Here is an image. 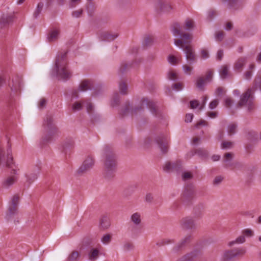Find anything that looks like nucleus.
I'll return each mask as SVG.
<instances>
[{
    "mask_svg": "<svg viewBox=\"0 0 261 261\" xmlns=\"http://www.w3.org/2000/svg\"><path fill=\"white\" fill-rule=\"evenodd\" d=\"M224 177L221 175L217 176L213 180V185L215 186L219 185L221 183Z\"/></svg>",
    "mask_w": 261,
    "mask_h": 261,
    "instance_id": "55",
    "label": "nucleus"
},
{
    "mask_svg": "<svg viewBox=\"0 0 261 261\" xmlns=\"http://www.w3.org/2000/svg\"><path fill=\"white\" fill-rule=\"evenodd\" d=\"M139 47L137 46H133L130 49H129L128 54L129 55L133 56H135L138 55L139 51Z\"/></svg>",
    "mask_w": 261,
    "mask_h": 261,
    "instance_id": "49",
    "label": "nucleus"
},
{
    "mask_svg": "<svg viewBox=\"0 0 261 261\" xmlns=\"http://www.w3.org/2000/svg\"><path fill=\"white\" fill-rule=\"evenodd\" d=\"M237 125L235 123L229 124L227 127V132L229 136L234 135L236 133Z\"/></svg>",
    "mask_w": 261,
    "mask_h": 261,
    "instance_id": "39",
    "label": "nucleus"
},
{
    "mask_svg": "<svg viewBox=\"0 0 261 261\" xmlns=\"http://www.w3.org/2000/svg\"><path fill=\"white\" fill-rule=\"evenodd\" d=\"M204 85L205 83L204 80L201 77L197 78L196 80V86L197 88L200 90H202Z\"/></svg>",
    "mask_w": 261,
    "mask_h": 261,
    "instance_id": "44",
    "label": "nucleus"
},
{
    "mask_svg": "<svg viewBox=\"0 0 261 261\" xmlns=\"http://www.w3.org/2000/svg\"><path fill=\"white\" fill-rule=\"evenodd\" d=\"M200 55L202 58L204 59H208L209 58V55L208 51L205 49H201L200 51Z\"/></svg>",
    "mask_w": 261,
    "mask_h": 261,
    "instance_id": "59",
    "label": "nucleus"
},
{
    "mask_svg": "<svg viewBox=\"0 0 261 261\" xmlns=\"http://www.w3.org/2000/svg\"><path fill=\"white\" fill-rule=\"evenodd\" d=\"M195 154H197L199 157L201 158H205L207 156L208 153L206 150L200 148L197 150H193L189 151L186 154V158L187 159L190 158Z\"/></svg>",
    "mask_w": 261,
    "mask_h": 261,
    "instance_id": "23",
    "label": "nucleus"
},
{
    "mask_svg": "<svg viewBox=\"0 0 261 261\" xmlns=\"http://www.w3.org/2000/svg\"><path fill=\"white\" fill-rule=\"evenodd\" d=\"M223 56V51L221 49H219L217 54L216 58L218 60H221Z\"/></svg>",
    "mask_w": 261,
    "mask_h": 261,
    "instance_id": "63",
    "label": "nucleus"
},
{
    "mask_svg": "<svg viewBox=\"0 0 261 261\" xmlns=\"http://www.w3.org/2000/svg\"><path fill=\"white\" fill-rule=\"evenodd\" d=\"M154 141L162 153L167 152L168 148V136L167 134H160L154 137Z\"/></svg>",
    "mask_w": 261,
    "mask_h": 261,
    "instance_id": "14",
    "label": "nucleus"
},
{
    "mask_svg": "<svg viewBox=\"0 0 261 261\" xmlns=\"http://www.w3.org/2000/svg\"><path fill=\"white\" fill-rule=\"evenodd\" d=\"M98 254V250L97 249H93L89 254V258L90 259H95L97 257Z\"/></svg>",
    "mask_w": 261,
    "mask_h": 261,
    "instance_id": "56",
    "label": "nucleus"
},
{
    "mask_svg": "<svg viewBox=\"0 0 261 261\" xmlns=\"http://www.w3.org/2000/svg\"><path fill=\"white\" fill-rule=\"evenodd\" d=\"M156 38L153 34L145 35L142 42L143 46L149 47L152 46L156 42Z\"/></svg>",
    "mask_w": 261,
    "mask_h": 261,
    "instance_id": "25",
    "label": "nucleus"
},
{
    "mask_svg": "<svg viewBox=\"0 0 261 261\" xmlns=\"http://www.w3.org/2000/svg\"><path fill=\"white\" fill-rule=\"evenodd\" d=\"M191 238V236L190 235H188L184 237L174 247L173 249V252L176 253L181 250L186 244L190 242Z\"/></svg>",
    "mask_w": 261,
    "mask_h": 261,
    "instance_id": "28",
    "label": "nucleus"
},
{
    "mask_svg": "<svg viewBox=\"0 0 261 261\" xmlns=\"http://www.w3.org/2000/svg\"><path fill=\"white\" fill-rule=\"evenodd\" d=\"M194 188L192 185H189L185 187L182 194V200L185 201L191 200L194 195Z\"/></svg>",
    "mask_w": 261,
    "mask_h": 261,
    "instance_id": "19",
    "label": "nucleus"
},
{
    "mask_svg": "<svg viewBox=\"0 0 261 261\" xmlns=\"http://www.w3.org/2000/svg\"><path fill=\"white\" fill-rule=\"evenodd\" d=\"M206 100L207 97H204L201 104H200L196 100H191L190 102V107L193 109H198L199 110H201L204 107Z\"/></svg>",
    "mask_w": 261,
    "mask_h": 261,
    "instance_id": "29",
    "label": "nucleus"
},
{
    "mask_svg": "<svg viewBox=\"0 0 261 261\" xmlns=\"http://www.w3.org/2000/svg\"><path fill=\"white\" fill-rule=\"evenodd\" d=\"M233 145L232 142H223L221 143V148L222 149H230L232 147Z\"/></svg>",
    "mask_w": 261,
    "mask_h": 261,
    "instance_id": "48",
    "label": "nucleus"
},
{
    "mask_svg": "<svg viewBox=\"0 0 261 261\" xmlns=\"http://www.w3.org/2000/svg\"><path fill=\"white\" fill-rule=\"evenodd\" d=\"M224 34L220 32L217 33L215 36V39L216 41H221L223 39Z\"/></svg>",
    "mask_w": 261,
    "mask_h": 261,
    "instance_id": "61",
    "label": "nucleus"
},
{
    "mask_svg": "<svg viewBox=\"0 0 261 261\" xmlns=\"http://www.w3.org/2000/svg\"><path fill=\"white\" fill-rule=\"evenodd\" d=\"M254 88H249L244 93L241 95L239 106L245 107L248 111L252 110L254 107Z\"/></svg>",
    "mask_w": 261,
    "mask_h": 261,
    "instance_id": "8",
    "label": "nucleus"
},
{
    "mask_svg": "<svg viewBox=\"0 0 261 261\" xmlns=\"http://www.w3.org/2000/svg\"><path fill=\"white\" fill-rule=\"evenodd\" d=\"M84 106L89 114H92L95 113V107L90 99L84 100Z\"/></svg>",
    "mask_w": 261,
    "mask_h": 261,
    "instance_id": "30",
    "label": "nucleus"
},
{
    "mask_svg": "<svg viewBox=\"0 0 261 261\" xmlns=\"http://www.w3.org/2000/svg\"><path fill=\"white\" fill-rule=\"evenodd\" d=\"M100 225L103 228H107L110 225L109 222L107 218L102 219L100 223Z\"/></svg>",
    "mask_w": 261,
    "mask_h": 261,
    "instance_id": "58",
    "label": "nucleus"
},
{
    "mask_svg": "<svg viewBox=\"0 0 261 261\" xmlns=\"http://www.w3.org/2000/svg\"><path fill=\"white\" fill-rule=\"evenodd\" d=\"M43 4L42 2H40L38 4L37 7L33 13V16L35 18H37L43 9Z\"/></svg>",
    "mask_w": 261,
    "mask_h": 261,
    "instance_id": "41",
    "label": "nucleus"
},
{
    "mask_svg": "<svg viewBox=\"0 0 261 261\" xmlns=\"http://www.w3.org/2000/svg\"><path fill=\"white\" fill-rule=\"evenodd\" d=\"M79 97L78 90H73L69 94V106L73 112L81 111L84 106V100H76Z\"/></svg>",
    "mask_w": 261,
    "mask_h": 261,
    "instance_id": "9",
    "label": "nucleus"
},
{
    "mask_svg": "<svg viewBox=\"0 0 261 261\" xmlns=\"http://www.w3.org/2000/svg\"><path fill=\"white\" fill-rule=\"evenodd\" d=\"M241 3V0H227L226 7L231 11H235L238 9Z\"/></svg>",
    "mask_w": 261,
    "mask_h": 261,
    "instance_id": "27",
    "label": "nucleus"
},
{
    "mask_svg": "<svg viewBox=\"0 0 261 261\" xmlns=\"http://www.w3.org/2000/svg\"><path fill=\"white\" fill-rule=\"evenodd\" d=\"M119 103L120 98L118 94L115 93V112H119L122 117L128 114L141 116L144 114L145 109H147L158 119L161 120L166 118V115L158 108L155 103L146 96L136 98L135 106L129 101H126L121 106Z\"/></svg>",
    "mask_w": 261,
    "mask_h": 261,
    "instance_id": "1",
    "label": "nucleus"
},
{
    "mask_svg": "<svg viewBox=\"0 0 261 261\" xmlns=\"http://www.w3.org/2000/svg\"><path fill=\"white\" fill-rule=\"evenodd\" d=\"M242 234L243 235L238 237L235 240L228 242L227 246L231 247L236 245L243 244L245 242V237H252L254 234V232L251 229H245L243 230Z\"/></svg>",
    "mask_w": 261,
    "mask_h": 261,
    "instance_id": "15",
    "label": "nucleus"
},
{
    "mask_svg": "<svg viewBox=\"0 0 261 261\" xmlns=\"http://www.w3.org/2000/svg\"><path fill=\"white\" fill-rule=\"evenodd\" d=\"M83 13V10L82 9H77L74 10L72 13V17L74 18H79L80 17Z\"/></svg>",
    "mask_w": 261,
    "mask_h": 261,
    "instance_id": "53",
    "label": "nucleus"
},
{
    "mask_svg": "<svg viewBox=\"0 0 261 261\" xmlns=\"http://www.w3.org/2000/svg\"><path fill=\"white\" fill-rule=\"evenodd\" d=\"M168 78L171 81H176L179 79L177 74L172 71H170L168 73Z\"/></svg>",
    "mask_w": 261,
    "mask_h": 261,
    "instance_id": "43",
    "label": "nucleus"
},
{
    "mask_svg": "<svg viewBox=\"0 0 261 261\" xmlns=\"http://www.w3.org/2000/svg\"><path fill=\"white\" fill-rule=\"evenodd\" d=\"M74 145V141L72 139H68L64 141L63 143L64 149H67L72 147Z\"/></svg>",
    "mask_w": 261,
    "mask_h": 261,
    "instance_id": "42",
    "label": "nucleus"
},
{
    "mask_svg": "<svg viewBox=\"0 0 261 261\" xmlns=\"http://www.w3.org/2000/svg\"><path fill=\"white\" fill-rule=\"evenodd\" d=\"M182 164L180 161L168 162L163 166V170L167 173L176 172L179 173L181 170Z\"/></svg>",
    "mask_w": 261,
    "mask_h": 261,
    "instance_id": "16",
    "label": "nucleus"
},
{
    "mask_svg": "<svg viewBox=\"0 0 261 261\" xmlns=\"http://www.w3.org/2000/svg\"><path fill=\"white\" fill-rule=\"evenodd\" d=\"M51 74L59 79L64 81H67L72 77V72L68 66L66 52L62 51L57 55Z\"/></svg>",
    "mask_w": 261,
    "mask_h": 261,
    "instance_id": "4",
    "label": "nucleus"
},
{
    "mask_svg": "<svg viewBox=\"0 0 261 261\" xmlns=\"http://www.w3.org/2000/svg\"><path fill=\"white\" fill-rule=\"evenodd\" d=\"M246 250L244 248L240 247L232 250H225L222 255L223 261H233L238 256L245 254Z\"/></svg>",
    "mask_w": 261,
    "mask_h": 261,
    "instance_id": "12",
    "label": "nucleus"
},
{
    "mask_svg": "<svg viewBox=\"0 0 261 261\" xmlns=\"http://www.w3.org/2000/svg\"><path fill=\"white\" fill-rule=\"evenodd\" d=\"M176 22H174L175 23ZM177 23V22H176ZM174 22L172 23L171 26L173 24ZM179 25L181 28V32L182 35L184 34L185 33H183V30L185 31H192L194 28V23L193 20L190 19H187L184 24L183 26H181L180 25V24L178 22Z\"/></svg>",
    "mask_w": 261,
    "mask_h": 261,
    "instance_id": "24",
    "label": "nucleus"
},
{
    "mask_svg": "<svg viewBox=\"0 0 261 261\" xmlns=\"http://www.w3.org/2000/svg\"><path fill=\"white\" fill-rule=\"evenodd\" d=\"M182 179L184 181L188 180L192 178L193 175L191 172H184L182 174Z\"/></svg>",
    "mask_w": 261,
    "mask_h": 261,
    "instance_id": "54",
    "label": "nucleus"
},
{
    "mask_svg": "<svg viewBox=\"0 0 261 261\" xmlns=\"http://www.w3.org/2000/svg\"><path fill=\"white\" fill-rule=\"evenodd\" d=\"M142 216L139 212H135L130 216V226L129 228L130 235L132 238L138 237L141 232Z\"/></svg>",
    "mask_w": 261,
    "mask_h": 261,
    "instance_id": "6",
    "label": "nucleus"
},
{
    "mask_svg": "<svg viewBox=\"0 0 261 261\" xmlns=\"http://www.w3.org/2000/svg\"><path fill=\"white\" fill-rule=\"evenodd\" d=\"M134 245L132 243L126 242L123 244V249L127 251H130L134 249Z\"/></svg>",
    "mask_w": 261,
    "mask_h": 261,
    "instance_id": "47",
    "label": "nucleus"
},
{
    "mask_svg": "<svg viewBox=\"0 0 261 261\" xmlns=\"http://www.w3.org/2000/svg\"><path fill=\"white\" fill-rule=\"evenodd\" d=\"M248 57H244L240 58L236 62L235 64V69L239 70L244 66L246 63Z\"/></svg>",
    "mask_w": 261,
    "mask_h": 261,
    "instance_id": "37",
    "label": "nucleus"
},
{
    "mask_svg": "<svg viewBox=\"0 0 261 261\" xmlns=\"http://www.w3.org/2000/svg\"><path fill=\"white\" fill-rule=\"evenodd\" d=\"M223 162L225 164V166L228 167L232 165V154L231 153H226L224 154Z\"/></svg>",
    "mask_w": 261,
    "mask_h": 261,
    "instance_id": "35",
    "label": "nucleus"
},
{
    "mask_svg": "<svg viewBox=\"0 0 261 261\" xmlns=\"http://www.w3.org/2000/svg\"><path fill=\"white\" fill-rule=\"evenodd\" d=\"M103 174L104 178L112 180L114 177V152L112 145H106L102 153Z\"/></svg>",
    "mask_w": 261,
    "mask_h": 261,
    "instance_id": "5",
    "label": "nucleus"
},
{
    "mask_svg": "<svg viewBox=\"0 0 261 261\" xmlns=\"http://www.w3.org/2000/svg\"><path fill=\"white\" fill-rule=\"evenodd\" d=\"M193 118V115L192 114H188L186 116L185 121L186 122H191Z\"/></svg>",
    "mask_w": 261,
    "mask_h": 261,
    "instance_id": "64",
    "label": "nucleus"
},
{
    "mask_svg": "<svg viewBox=\"0 0 261 261\" xmlns=\"http://www.w3.org/2000/svg\"><path fill=\"white\" fill-rule=\"evenodd\" d=\"M19 201V196L18 195H14L11 197L8 211L5 214V218L7 220H10L17 214Z\"/></svg>",
    "mask_w": 261,
    "mask_h": 261,
    "instance_id": "10",
    "label": "nucleus"
},
{
    "mask_svg": "<svg viewBox=\"0 0 261 261\" xmlns=\"http://www.w3.org/2000/svg\"><path fill=\"white\" fill-rule=\"evenodd\" d=\"M142 61V59L138 58L128 64H127L125 62H121L118 68L117 74L118 76L120 78H122L131 68H133L135 66L139 65Z\"/></svg>",
    "mask_w": 261,
    "mask_h": 261,
    "instance_id": "11",
    "label": "nucleus"
},
{
    "mask_svg": "<svg viewBox=\"0 0 261 261\" xmlns=\"http://www.w3.org/2000/svg\"><path fill=\"white\" fill-rule=\"evenodd\" d=\"M218 101L217 100H213L212 101L209 105V108L211 110L215 109L218 106Z\"/></svg>",
    "mask_w": 261,
    "mask_h": 261,
    "instance_id": "60",
    "label": "nucleus"
},
{
    "mask_svg": "<svg viewBox=\"0 0 261 261\" xmlns=\"http://www.w3.org/2000/svg\"><path fill=\"white\" fill-rule=\"evenodd\" d=\"M45 134L43 139L46 141H49L57 134L58 130L54 122L53 118L47 116L43 123Z\"/></svg>",
    "mask_w": 261,
    "mask_h": 261,
    "instance_id": "7",
    "label": "nucleus"
},
{
    "mask_svg": "<svg viewBox=\"0 0 261 261\" xmlns=\"http://www.w3.org/2000/svg\"><path fill=\"white\" fill-rule=\"evenodd\" d=\"M79 256L77 251H73L69 256L68 261H76Z\"/></svg>",
    "mask_w": 261,
    "mask_h": 261,
    "instance_id": "52",
    "label": "nucleus"
},
{
    "mask_svg": "<svg viewBox=\"0 0 261 261\" xmlns=\"http://www.w3.org/2000/svg\"><path fill=\"white\" fill-rule=\"evenodd\" d=\"M13 87L12 88V89L15 91H16L18 90L20 87H21V79L17 76L13 79Z\"/></svg>",
    "mask_w": 261,
    "mask_h": 261,
    "instance_id": "36",
    "label": "nucleus"
},
{
    "mask_svg": "<svg viewBox=\"0 0 261 261\" xmlns=\"http://www.w3.org/2000/svg\"><path fill=\"white\" fill-rule=\"evenodd\" d=\"M247 138L250 140H254L257 138V134L255 132L250 130L248 132Z\"/></svg>",
    "mask_w": 261,
    "mask_h": 261,
    "instance_id": "50",
    "label": "nucleus"
},
{
    "mask_svg": "<svg viewBox=\"0 0 261 261\" xmlns=\"http://www.w3.org/2000/svg\"><path fill=\"white\" fill-rule=\"evenodd\" d=\"M200 253V251L194 250L178 258L176 261H194V259L199 255Z\"/></svg>",
    "mask_w": 261,
    "mask_h": 261,
    "instance_id": "20",
    "label": "nucleus"
},
{
    "mask_svg": "<svg viewBox=\"0 0 261 261\" xmlns=\"http://www.w3.org/2000/svg\"><path fill=\"white\" fill-rule=\"evenodd\" d=\"M111 238V235L106 234L101 238V241L103 244H107L110 242Z\"/></svg>",
    "mask_w": 261,
    "mask_h": 261,
    "instance_id": "51",
    "label": "nucleus"
},
{
    "mask_svg": "<svg viewBox=\"0 0 261 261\" xmlns=\"http://www.w3.org/2000/svg\"><path fill=\"white\" fill-rule=\"evenodd\" d=\"M6 157V166L10 169V175L2 182V186L8 189L12 186L17 180L19 168L14 161L12 150V146L9 141L0 143V163Z\"/></svg>",
    "mask_w": 261,
    "mask_h": 261,
    "instance_id": "2",
    "label": "nucleus"
},
{
    "mask_svg": "<svg viewBox=\"0 0 261 261\" xmlns=\"http://www.w3.org/2000/svg\"><path fill=\"white\" fill-rule=\"evenodd\" d=\"M95 165V158L93 155H88L84 161L82 165L77 170V173L82 175L91 170Z\"/></svg>",
    "mask_w": 261,
    "mask_h": 261,
    "instance_id": "13",
    "label": "nucleus"
},
{
    "mask_svg": "<svg viewBox=\"0 0 261 261\" xmlns=\"http://www.w3.org/2000/svg\"><path fill=\"white\" fill-rule=\"evenodd\" d=\"M228 69L229 68L227 65H223L221 66L219 70V74L222 79H225L228 77Z\"/></svg>",
    "mask_w": 261,
    "mask_h": 261,
    "instance_id": "33",
    "label": "nucleus"
},
{
    "mask_svg": "<svg viewBox=\"0 0 261 261\" xmlns=\"http://www.w3.org/2000/svg\"><path fill=\"white\" fill-rule=\"evenodd\" d=\"M170 31L174 37L179 38L174 40V44L184 51L187 63L190 65L195 64L196 57L194 49L190 44L191 35L187 33L182 35L181 28L177 22L171 26Z\"/></svg>",
    "mask_w": 261,
    "mask_h": 261,
    "instance_id": "3",
    "label": "nucleus"
},
{
    "mask_svg": "<svg viewBox=\"0 0 261 261\" xmlns=\"http://www.w3.org/2000/svg\"><path fill=\"white\" fill-rule=\"evenodd\" d=\"M254 84L255 88H258L261 91V75H258L255 77Z\"/></svg>",
    "mask_w": 261,
    "mask_h": 261,
    "instance_id": "46",
    "label": "nucleus"
},
{
    "mask_svg": "<svg viewBox=\"0 0 261 261\" xmlns=\"http://www.w3.org/2000/svg\"><path fill=\"white\" fill-rule=\"evenodd\" d=\"M100 37L101 40L108 41H112L114 39V36L108 32L102 33L100 34Z\"/></svg>",
    "mask_w": 261,
    "mask_h": 261,
    "instance_id": "38",
    "label": "nucleus"
},
{
    "mask_svg": "<svg viewBox=\"0 0 261 261\" xmlns=\"http://www.w3.org/2000/svg\"><path fill=\"white\" fill-rule=\"evenodd\" d=\"M128 85L126 83L125 80H122L119 82L118 85V91L120 94L122 95H126L128 89Z\"/></svg>",
    "mask_w": 261,
    "mask_h": 261,
    "instance_id": "26",
    "label": "nucleus"
},
{
    "mask_svg": "<svg viewBox=\"0 0 261 261\" xmlns=\"http://www.w3.org/2000/svg\"><path fill=\"white\" fill-rule=\"evenodd\" d=\"M86 9L88 14L91 16L94 12L96 7L93 3H89L86 5Z\"/></svg>",
    "mask_w": 261,
    "mask_h": 261,
    "instance_id": "40",
    "label": "nucleus"
},
{
    "mask_svg": "<svg viewBox=\"0 0 261 261\" xmlns=\"http://www.w3.org/2000/svg\"><path fill=\"white\" fill-rule=\"evenodd\" d=\"M46 103V99H45L44 98H41L38 102V107L40 109H43V108L45 107Z\"/></svg>",
    "mask_w": 261,
    "mask_h": 261,
    "instance_id": "57",
    "label": "nucleus"
},
{
    "mask_svg": "<svg viewBox=\"0 0 261 261\" xmlns=\"http://www.w3.org/2000/svg\"><path fill=\"white\" fill-rule=\"evenodd\" d=\"M157 8H159L161 12L170 13L173 10L171 5L167 2L159 1L157 4Z\"/></svg>",
    "mask_w": 261,
    "mask_h": 261,
    "instance_id": "21",
    "label": "nucleus"
},
{
    "mask_svg": "<svg viewBox=\"0 0 261 261\" xmlns=\"http://www.w3.org/2000/svg\"><path fill=\"white\" fill-rule=\"evenodd\" d=\"M173 88L177 91H181L182 89L181 85L179 83H175L173 85Z\"/></svg>",
    "mask_w": 261,
    "mask_h": 261,
    "instance_id": "62",
    "label": "nucleus"
},
{
    "mask_svg": "<svg viewBox=\"0 0 261 261\" xmlns=\"http://www.w3.org/2000/svg\"><path fill=\"white\" fill-rule=\"evenodd\" d=\"M180 224L181 226L187 229H194L196 228L195 220L193 217L189 216L183 218Z\"/></svg>",
    "mask_w": 261,
    "mask_h": 261,
    "instance_id": "17",
    "label": "nucleus"
},
{
    "mask_svg": "<svg viewBox=\"0 0 261 261\" xmlns=\"http://www.w3.org/2000/svg\"><path fill=\"white\" fill-rule=\"evenodd\" d=\"M60 37V29L57 28H52L48 33L47 40L49 42H54L58 40Z\"/></svg>",
    "mask_w": 261,
    "mask_h": 261,
    "instance_id": "18",
    "label": "nucleus"
},
{
    "mask_svg": "<svg viewBox=\"0 0 261 261\" xmlns=\"http://www.w3.org/2000/svg\"><path fill=\"white\" fill-rule=\"evenodd\" d=\"M93 86V82L90 80H84L80 83L78 89V92H85L91 89Z\"/></svg>",
    "mask_w": 261,
    "mask_h": 261,
    "instance_id": "22",
    "label": "nucleus"
},
{
    "mask_svg": "<svg viewBox=\"0 0 261 261\" xmlns=\"http://www.w3.org/2000/svg\"><path fill=\"white\" fill-rule=\"evenodd\" d=\"M182 57L181 56L170 55L168 57V61L172 65H175L181 62Z\"/></svg>",
    "mask_w": 261,
    "mask_h": 261,
    "instance_id": "31",
    "label": "nucleus"
},
{
    "mask_svg": "<svg viewBox=\"0 0 261 261\" xmlns=\"http://www.w3.org/2000/svg\"><path fill=\"white\" fill-rule=\"evenodd\" d=\"M182 68L184 73L187 75H191L193 73V68L187 65H182Z\"/></svg>",
    "mask_w": 261,
    "mask_h": 261,
    "instance_id": "45",
    "label": "nucleus"
},
{
    "mask_svg": "<svg viewBox=\"0 0 261 261\" xmlns=\"http://www.w3.org/2000/svg\"><path fill=\"white\" fill-rule=\"evenodd\" d=\"M26 181L29 184L34 181L38 177V173L37 172H33L25 174Z\"/></svg>",
    "mask_w": 261,
    "mask_h": 261,
    "instance_id": "34",
    "label": "nucleus"
},
{
    "mask_svg": "<svg viewBox=\"0 0 261 261\" xmlns=\"http://www.w3.org/2000/svg\"><path fill=\"white\" fill-rule=\"evenodd\" d=\"M13 20V16L12 15H4L0 19V28H2L6 25L9 24Z\"/></svg>",
    "mask_w": 261,
    "mask_h": 261,
    "instance_id": "32",
    "label": "nucleus"
}]
</instances>
